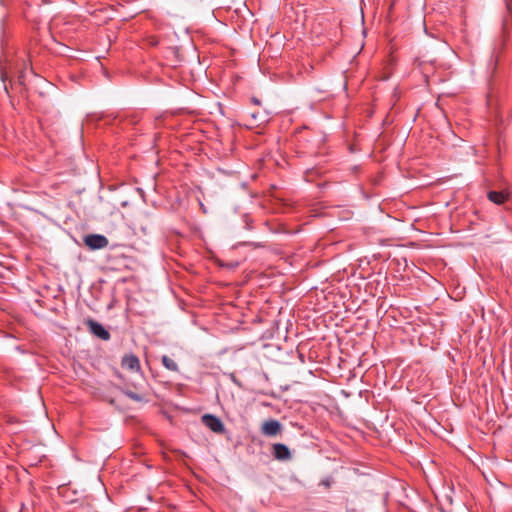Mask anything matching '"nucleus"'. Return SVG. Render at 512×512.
Returning <instances> with one entry per match:
<instances>
[{
	"instance_id": "nucleus-1",
	"label": "nucleus",
	"mask_w": 512,
	"mask_h": 512,
	"mask_svg": "<svg viewBox=\"0 0 512 512\" xmlns=\"http://www.w3.org/2000/svg\"><path fill=\"white\" fill-rule=\"evenodd\" d=\"M85 245L91 250L106 248L109 244L107 237L101 234H89L84 237Z\"/></svg>"
},
{
	"instance_id": "nucleus-2",
	"label": "nucleus",
	"mask_w": 512,
	"mask_h": 512,
	"mask_svg": "<svg viewBox=\"0 0 512 512\" xmlns=\"http://www.w3.org/2000/svg\"><path fill=\"white\" fill-rule=\"evenodd\" d=\"M504 45H505V41L503 38H501L494 46L493 50H492V53H491V57L488 61V64H487V69L489 71V73L491 75H494L496 70H497V66H498V62H499V57H500V53L501 51L503 50L504 48Z\"/></svg>"
},
{
	"instance_id": "nucleus-3",
	"label": "nucleus",
	"mask_w": 512,
	"mask_h": 512,
	"mask_svg": "<svg viewBox=\"0 0 512 512\" xmlns=\"http://www.w3.org/2000/svg\"><path fill=\"white\" fill-rule=\"evenodd\" d=\"M201 420L202 423L214 433L222 434L225 432V426L217 416L212 414H205L202 416Z\"/></svg>"
},
{
	"instance_id": "nucleus-4",
	"label": "nucleus",
	"mask_w": 512,
	"mask_h": 512,
	"mask_svg": "<svg viewBox=\"0 0 512 512\" xmlns=\"http://www.w3.org/2000/svg\"><path fill=\"white\" fill-rule=\"evenodd\" d=\"M282 430V424L276 419H269L263 422L260 429L261 433L267 437H275L281 434Z\"/></svg>"
},
{
	"instance_id": "nucleus-5",
	"label": "nucleus",
	"mask_w": 512,
	"mask_h": 512,
	"mask_svg": "<svg viewBox=\"0 0 512 512\" xmlns=\"http://www.w3.org/2000/svg\"><path fill=\"white\" fill-rule=\"evenodd\" d=\"M85 325L89 329L90 333H92L94 336L98 337L99 339L104 340V341H107L110 339V333L99 322H97L93 319H87L85 321Z\"/></svg>"
},
{
	"instance_id": "nucleus-6",
	"label": "nucleus",
	"mask_w": 512,
	"mask_h": 512,
	"mask_svg": "<svg viewBox=\"0 0 512 512\" xmlns=\"http://www.w3.org/2000/svg\"><path fill=\"white\" fill-rule=\"evenodd\" d=\"M271 454L278 461H288L292 454L288 446L282 443H275L271 446Z\"/></svg>"
},
{
	"instance_id": "nucleus-7",
	"label": "nucleus",
	"mask_w": 512,
	"mask_h": 512,
	"mask_svg": "<svg viewBox=\"0 0 512 512\" xmlns=\"http://www.w3.org/2000/svg\"><path fill=\"white\" fill-rule=\"evenodd\" d=\"M121 366H122V368L128 369L130 371H136V372L141 371L139 358L133 353L125 354L122 357Z\"/></svg>"
},
{
	"instance_id": "nucleus-8",
	"label": "nucleus",
	"mask_w": 512,
	"mask_h": 512,
	"mask_svg": "<svg viewBox=\"0 0 512 512\" xmlns=\"http://www.w3.org/2000/svg\"><path fill=\"white\" fill-rule=\"evenodd\" d=\"M487 196L491 202L500 205L506 201L508 194L504 191H489Z\"/></svg>"
},
{
	"instance_id": "nucleus-9",
	"label": "nucleus",
	"mask_w": 512,
	"mask_h": 512,
	"mask_svg": "<svg viewBox=\"0 0 512 512\" xmlns=\"http://www.w3.org/2000/svg\"><path fill=\"white\" fill-rule=\"evenodd\" d=\"M162 365L169 371L178 372L179 367L177 363L167 355H163L161 358Z\"/></svg>"
},
{
	"instance_id": "nucleus-10",
	"label": "nucleus",
	"mask_w": 512,
	"mask_h": 512,
	"mask_svg": "<svg viewBox=\"0 0 512 512\" xmlns=\"http://www.w3.org/2000/svg\"><path fill=\"white\" fill-rule=\"evenodd\" d=\"M120 390L128 398H130V399H132V400H134L136 402H143V401H145V398L141 394L135 393V392H133L132 390H130L128 388H121Z\"/></svg>"
},
{
	"instance_id": "nucleus-11",
	"label": "nucleus",
	"mask_w": 512,
	"mask_h": 512,
	"mask_svg": "<svg viewBox=\"0 0 512 512\" xmlns=\"http://www.w3.org/2000/svg\"><path fill=\"white\" fill-rule=\"evenodd\" d=\"M1 79H2V81L4 82V89H5V91H6V92H8V87H7V85L5 84V78H4V74H3V73L1 74Z\"/></svg>"
},
{
	"instance_id": "nucleus-12",
	"label": "nucleus",
	"mask_w": 512,
	"mask_h": 512,
	"mask_svg": "<svg viewBox=\"0 0 512 512\" xmlns=\"http://www.w3.org/2000/svg\"><path fill=\"white\" fill-rule=\"evenodd\" d=\"M254 103H259V101L256 98H253Z\"/></svg>"
}]
</instances>
